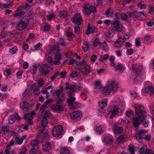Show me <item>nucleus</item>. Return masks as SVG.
<instances>
[{"label": "nucleus", "instance_id": "obj_1", "mask_svg": "<svg viewBox=\"0 0 154 154\" xmlns=\"http://www.w3.org/2000/svg\"><path fill=\"white\" fill-rule=\"evenodd\" d=\"M136 113L138 115V117L133 118L132 123L136 131L138 129V126L140 123L145 128L148 127L149 122L146 119L148 115L145 110L144 106L142 105L137 103L134 105Z\"/></svg>", "mask_w": 154, "mask_h": 154}, {"label": "nucleus", "instance_id": "obj_2", "mask_svg": "<svg viewBox=\"0 0 154 154\" xmlns=\"http://www.w3.org/2000/svg\"><path fill=\"white\" fill-rule=\"evenodd\" d=\"M113 101L115 105L110 108L109 112V115L111 119L121 115L125 108V102L119 97H114L113 99Z\"/></svg>", "mask_w": 154, "mask_h": 154}, {"label": "nucleus", "instance_id": "obj_3", "mask_svg": "<svg viewBox=\"0 0 154 154\" xmlns=\"http://www.w3.org/2000/svg\"><path fill=\"white\" fill-rule=\"evenodd\" d=\"M118 89V83L116 82L113 80L109 81L106 85L103 88L102 93L105 95H108L111 93L116 92Z\"/></svg>", "mask_w": 154, "mask_h": 154}, {"label": "nucleus", "instance_id": "obj_4", "mask_svg": "<svg viewBox=\"0 0 154 154\" xmlns=\"http://www.w3.org/2000/svg\"><path fill=\"white\" fill-rule=\"evenodd\" d=\"M75 68L84 75L89 74L91 71L90 66L86 64V61L84 60L78 63Z\"/></svg>", "mask_w": 154, "mask_h": 154}, {"label": "nucleus", "instance_id": "obj_5", "mask_svg": "<svg viewBox=\"0 0 154 154\" xmlns=\"http://www.w3.org/2000/svg\"><path fill=\"white\" fill-rule=\"evenodd\" d=\"M69 98L67 99V102L69 105L70 106V109H75L82 107L84 106V105L81 103H77L75 102V98L73 96L74 94L71 93H69L68 94Z\"/></svg>", "mask_w": 154, "mask_h": 154}, {"label": "nucleus", "instance_id": "obj_6", "mask_svg": "<svg viewBox=\"0 0 154 154\" xmlns=\"http://www.w3.org/2000/svg\"><path fill=\"white\" fill-rule=\"evenodd\" d=\"M145 88L142 90V95L148 93L150 95H152L154 93V89L152 87L151 83L149 82H146L144 83Z\"/></svg>", "mask_w": 154, "mask_h": 154}, {"label": "nucleus", "instance_id": "obj_7", "mask_svg": "<svg viewBox=\"0 0 154 154\" xmlns=\"http://www.w3.org/2000/svg\"><path fill=\"white\" fill-rule=\"evenodd\" d=\"M63 131L62 126L61 125L54 127L52 129V133L55 137H58L62 134Z\"/></svg>", "mask_w": 154, "mask_h": 154}, {"label": "nucleus", "instance_id": "obj_8", "mask_svg": "<svg viewBox=\"0 0 154 154\" xmlns=\"http://www.w3.org/2000/svg\"><path fill=\"white\" fill-rule=\"evenodd\" d=\"M84 13L87 15L90 14L91 13H95L96 11V8L95 6L93 5L90 6L85 5L83 6Z\"/></svg>", "mask_w": 154, "mask_h": 154}, {"label": "nucleus", "instance_id": "obj_9", "mask_svg": "<svg viewBox=\"0 0 154 154\" xmlns=\"http://www.w3.org/2000/svg\"><path fill=\"white\" fill-rule=\"evenodd\" d=\"M112 27L117 32H122L124 29L123 25L120 23L119 20H116L112 23Z\"/></svg>", "mask_w": 154, "mask_h": 154}, {"label": "nucleus", "instance_id": "obj_10", "mask_svg": "<svg viewBox=\"0 0 154 154\" xmlns=\"http://www.w3.org/2000/svg\"><path fill=\"white\" fill-rule=\"evenodd\" d=\"M35 114V110H33L28 113H26L23 116V118L25 119H28L29 121L28 123L29 125H32L33 123L31 121L33 118V116Z\"/></svg>", "mask_w": 154, "mask_h": 154}, {"label": "nucleus", "instance_id": "obj_11", "mask_svg": "<svg viewBox=\"0 0 154 154\" xmlns=\"http://www.w3.org/2000/svg\"><path fill=\"white\" fill-rule=\"evenodd\" d=\"M81 88L80 85H69L68 83H66V89H70L71 91L72 92H76L78 91Z\"/></svg>", "mask_w": 154, "mask_h": 154}, {"label": "nucleus", "instance_id": "obj_12", "mask_svg": "<svg viewBox=\"0 0 154 154\" xmlns=\"http://www.w3.org/2000/svg\"><path fill=\"white\" fill-rule=\"evenodd\" d=\"M28 24L26 20L25 21L22 20L16 26V28L19 30H23L27 27Z\"/></svg>", "mask_w": 154, "mask_h": 154}, {"label": "nucleus", "instance_id": "obj_13", "mask_svg": "<svg viewBox=\"0 0 154 154\" xmlns=\"http://www.w3.org/2000/svg\"><path fill=\"white\" fill-rule=\"evenodd\" d=\"M49 66L47 64H43L39 69V70L42 74H46L49 71Z\"/></svg>", "mask_w": 154, "mask_h": 154}, {"label": "nucleus", "instance_id": "obj_14", "mask_svg": "<svg viewBox=\"0 0 154 154\" xmlns=\"http://www.w3.org/2000/svg\"><path fill=\"white\" fill-rule=\"evenodd\" d=\"M146 132V131L144 130H142L135 134V137L137 140L140 142H142V139L143 138V135Z\"/></svg>", "mask_w": 154, "mask_h": 154}, {"label": "nucleus", "instance_id": "obj_15", "mask_svg": "<svg viewBox=\"0 0 154 154\" xmlns=\"http://www.w3.org/2000/svg\"><path fill=\"white\" fill-rule=\"evenodd\" d=\"M21 119V118L17 114L11 115L9 117V124L12 125L14 122L15 120H19Z\"/></svg>", "mask_w": 154, "mask_h": 154}, {"label": "nucleus", "instance_id": "obj_16", "mask_svg": "<svg viewBox=\"0 0 154 154\" xmlns=\"http://www.w3.org/2000/svg\"><path fill=\"white\" fill-rule=\"evenodd\" d=\"M106 127L104 124L101 125L94 129L95 131L97 134H101L103 133L106 130Z\"/></svg>", "mask_w": 154, "mask_h": 154}, {"label": "nucleus", "instance_id": "obj_17", "mask_svg": "<svg viewBox=\"0 0 154 154\" xmlns=\"http://www.w3.org/2000/svg\"><path fill=\"white\" fill-rule=\"evenodd\" d=\"M62 58V54L60 53H57L55 54L54 56V58L55 60L54 61V64L56 65H58L60 64V60Z\"/></svg>", "mask_w": 154, "mask_h": 154}, {"label": "nucleus", "instance_id": "obj_18", "mask_svg": "<svg viewBox=\"0 0 154 154\" xmlns=\"http://www.w3.org/2000/svg\"><path fill=\"white\" fill-rule=\"evenodd\" d=\"M71 117L72 119H75L82 116V113L81 111H75L70 114Z\"/></svg>", "mask_w": 154, "mask_h": 154}, {"label": "nucleus", "instance_id": "obj_19", "mask_svg": "<svg viewBox=\"0 0 154 154\" xmlns=\"http://www.w3.org/2000/svg\"><path fill=\"white\" fill-rule=\"evenodd\" d=\"M118 125L117 123L114 124L112 127L113 132L115 134L121 133L123 131V129L122 127H118Z\"/></svg>", "mask_w": 154, "mask_h": 154}, {"label": "nucleus", "instance_id": "obj_20", "mask_svg": "<svg viewBox=\"0 0 154 154\" xmlns=\"http://www.w3.org/2000/svg\"><path fill=\"white\" fill-rule=\"evenodd\" d=\"M33 104H29L26 101H24L20 103V106L21 109H26L27 108L31 109L33 106Z\"/></svg>", "mask_w": 154, "mask_h": 154}, {"label": "nucleus", "instance_id": "obj_21", "mask_svg": "<svg viewBox=\"0 0 154 154\" xmlns=\"http://www.w3.org/2000/svg\"><path fill=\"white\" fill-rule=\"evenodd\" d=\"M133 72H135V75H137V76H139V75L140 76L141 75H143L145 73L144 69L142 67L138 68L136 71H135L133 67Z\"/></svg>", "mask_w": 154, "mask_h": 154}, {"label": "nucleus", "instance_id": "obj_22", "mask_svg": "<svg viewBox=\"0 0 154 154\" xmlns=\"http://www.w3.org/2000/svg\"><path fill=\"white\" fill-rule=\"evenodd\" d=\"M53 146V145L49 142H47L42 145V148L43 151L48 152L50 150Z\"/></svg>", "mask_w": 154, "mask_h": 154}, {"label": "nucleus", "instance_id": "obj_23", "mask_svg": "<svg viewBox=\"0 0 154 154\" xmlns=\"http://www.w3.org/2000/svg\"><path fill=\"white\" fill-rule=\"evenodd\" d=\"M97 31V29L94 26H91L90 23L88 24V29L87 30L86 33L87 35H89L91 33L96 32Z\"/></svg>", "mask_w": 154, "mask_h": 154}, {"label": "nucleus", "instance_id": "obj_24", "mask_svg": "<svg viewBox=\"0 0 154 154\" xmlns=\"http://www.w3.org/2000/svg\"><path fill=\"white\" fill-rule=\"evenodd\" d=\"M104 141L107 146H109L112 143L113 138L110 135H106L104 139Z\"/></svg>", "mask_w": 154, "mask_h": 154}, {"label": "nucleus", "instance_id": "obj_25", "mask_svg": "<svg viewBox=\"0 0 154 154\" xmlns=\"http://www.w3.org/2000/svg\"><path fill=\"white\" fill-rule=\"evenodd\" d=\"M124 40L123 38L119 37L117 40L115 42V46L116 47L120 48L122 47L124 42Z\"/></svg>", "mask_w": 154, "mask_h": 154}, {"label": "nucleus", "instance_id": "obj_26", "mask_svg": "<svg viewBox=\"0 0 154 154\" xmlns=\"http://www.w3.org/2000/svg\"><path fill=\"white\" fill-rule=\"evenodd\" d=\"M24 8L23 6H22L17 8V13L14 14L13 16L14 17L19 16L21 15H24L25 14V12L23 11H19L20 10H22Z\"/></svg>", "mask_w": 154, "mask_h": 154}, {"label": "nucleus", "instance_id": "obj_27", "mask_svg": "<svg viewBox=\"0 0 154 154\" xmlns=\"http://www.w3.org/2000/svg\"><path fill=\"white\" fill-rule=\"evenodd\" d=\"M108 99H105L100 100L98 102V103L100 107L105 108L106 107L107 105Z\"/></svg>", "mask_w": 154, "mask_h": 154}, {"label": "nucleus", "instance_id": "obj_28", "mask_svg": "<svg viewBox=\"0 0 154 154\" xmlns=\"http://www.w3.org/2000/svg\"><path fill=\"white\" fill-rule=\"evenodd\" d=\"M14 144V143L13 140H11L10 143L8 144L6 147L5 150V152L6 154H9L10 151L11 149V146H13Z\"/></svg>", "mask_w": 154, "mask_h": 154}, {"label": "nucleus", "instance_id": "obj_29", "mask_svg": "<svg viewBox=\"0 0 154 154\" xmlns=\"http://www.w3.org/2000/svg\"><path fill=\"white\" fill-rule=\"evenodd\" d=\"M114 68L116 69L119 70L122 72H123L125 69L124 66L121 63H118L114 66Z\"/></svg>", "mask_w": 154, "mask_h": 154}, {"label": "nucleus", "instance_id": "obj_30", "mask_svg": "<svg viewBox=\"0 0 154 154\" xmlns=\"http://www.w3.org/2000/svg\"><path fill=\"white\" fill-rule=\"evenodd\" d=\"M58 103L57 101V103L56 104L52 105L51 107V109L53 110L56 111L61 110L62 109V107Z\"/></svg>", "mask_w": 154, "mask_h": 154}, {"label": "nucleus", "instance_id": "obj_31", "mask_svg": "<svg viewBox=\"0 0 154 154\" xmlns=\"http://www.w3.org/2000/svg\"><path fill=\"white\" fill-rule=\"evenodd\" d=\"M60 154H69V150L68 148L65 147H61L60 149Z\"/></svg>", "mask_w": 154, "mask_h": 154}, {"label": "nucleus", "instance_id": "obj_32", "mask_svg": "<svg viewBox=\"0 0 154 154\" xmlns=\"http://www.w3.org/2000/svg\"><path fill=\"white\" fill-rule=\"evenodd\" d=\"M26 137L25 135H23L21 137H16L15 138V141L18 144H21L23 140L26 138Z\"/></svg>", "mask_w": 154, "mask_h": 154}, {"label": "nucleus", "instance_id": "obj_33", "mask_svg": "<svg viewBox=\"0 0 154 154\" xmlns=\"http://www.w3.org/2000/svg\"><path fill=\"white\" fill-rule=\"evenodd\" d=\"M34 93L36 95H38L40 93L39 88L36 84L34 85L32 87Z\"/></svg>", "mask_w": 154, "mask_h": 154}, {"label": "nucleus", "instance_id": "obj_34", "mask_svg": "<svg viewBox=\"0 0 154 154\" xmlns=\"http://www.w3.org/2000/svg\"><path fill=\"white\" fill-rule=\"evenodd\" d=\"M115 59V57L113 56H111L109 58V60L110 62V65L112 67H114L115 66V63L114 61Z\"/></svg>", "mask_w": 154, "mask_h": 154}, {"label": "nucleus", "instance_id": "obj_35", "mask_svg": "<svg viewBox=\"0 0 154 154\" xmlns=\"http://www.w3.org/2000/svg\"><path fill=\"white\" fill-rule=\"evenodd\" d=\"M41 136H42V138L45 139H48L49 137V136L48 132L40 134L38 136V137L41 138Z\"/></svg>", "mask_w": 154, "mask_h": 154}, {"label": "nucleus", "instance_id": "obj_36", "mask_svg": "<svg viewBox=\"0 0 154 154\" xmlns=\"http://www.w3.org/2000/svg\"><path fill=\"white\" fill-rule=\"evenodd\" d=\"M63 91V87L60 86L59 87V89L56 90L55 92L53 93L54 96H57L58 97H59L61 92Z\"/></svg>", "mask_w": 154, "mask_h": 154}, {"label": "nucleus", "instance_id": "obj_37", "mask_svg": "<svg viewBox=\"0 0 154 154\" xmlns=\"http://www.w3.org/2000/svg\"><path fill=\"white\" fill-rule=\"evenodd\" d=\"M51 51L52 52H58L59 51V44H56L53 45V47L51 48Z\"/></svg>", "mask_w": 154, "mask_h": 154}, {"label": "nucleus", "instance_id": "obj_38", "mask_svg": "<svg viewBox=\"0 0 154 154\" xmlns=\"http://www.w3.org/2000/svg\"><path fill=\"white\" fill-rule=\"evenodd\" d=\"M50 114V113L49 112L46 111H42L41 112V116L44 119L49 117Z\"/></svg>", "mask_w": 154, "mask_h": 154}, {"label": "nucleus", "instance_id": "obj_39", "mask_svg": "<svg viewBox=\"0 0 154 154\" xmlns=\"http://www.w3.org/2000/svg\"><path fill=\"white\" fill-rule=\"evenodd\" d=\"M100 46L104 50L106 51L108 50V45L106 42L103 43H101Z\"/></svg>", "mask_w": 154, "mask_h": 154}, {"label": "nucleus", "instance_id": "obj_40", "mask_svg": "<svg viewBox=\"0 0 154 154\" xmlns=\"http://www.w3.org/2000/svg\"><path fill=\"white\" fill-rule=\"evenodd\" d=\"M114 31L112 29H109L106 33V35L109 38L112 37L114 35Z\"/></svg>", "mask_w": 154, "mask_h": 154}, {"label": "nucleus", "instance_id": "obj_41", "mask_svg": "<svg viewBox=\"0 0 154 154\" xmlns=\"http://www.w3.org/2000/svg\"><path fill=\"white\" fill-rule=\"evenodd\" d=\"M127 15L129 17H132L133 18H136L138 16V14L135 11L131 13H128Z\"/></svg>", "mask_w": 154, "mask_h": 154}, {"label": "nucleus", "instance_id": "obj_42", "mask_svg": "<svg viewBox=\"0 0 154 154\" xmlns=\"http://www.w3.org/2000/svg\"><path fill=\"white\" fill-rule=\"evenodd\" d=\"M67 13L66 11L64 10H62L59 13V16L61 17L62 18H64Z\"/></svg>", "mask_w": 154, "mask_h": 154}, {"label": "nucleus", "instance_id": "obj_43", "mask_svg": "<svg viewBox=\"0 0 154 154\" xmlns=\"http://www.w3.org/2000/svg\"><path fill=\"white\" fill-rule=\"evenodd\" d=\"M38 67V65L34 64L31 67V72L33 74H35L37 71V70Z\"/></svg>", "mask_w": 154, "mask_h": 154}, {"label": "nucleus", "instance_id": "obj_44", "mask_svg": "<svg viewBox=\"0 0 154 154\" xmlns=\"http://www.w3.org/2000/svg\"><path fill=\"white\" fill-rule=\"evenodd\" d=\"M113 14V11H111V8L108 9L105 12V14L108 17H112Z\"/></svg>", "mask_w": 154, "mask_h": 154}, {"label": "nucleus", "instance_id": "obj_45", "mask_svg": "<svg viewBox=\"0 0 154 154\" xmlns=\"http://www.w3.org/2000/svg\"><path fill=\"white\" fill-rule=\"evenodd\" d=\"M134 115L133 112L132 110H129L127 112L126 116L129 118H132L133 117Z\"/></svg>", "mask_w": 154, "mask_h": 154}, {"label": "nucleus", "instance_id": "obj_46", "mask_svg": "<svg viewBox=\"0 0 154 154\" xmlns=\"http://www.w3.org/2000/svg\"><path fill=\"white\" fill-rule=\"evenodd\" d=\"M82 15L79 13L75 14L73 17V19H82Z\"/></svg>", "mask_w": 154, "mask_h": 154}, {"label": "nucleus", "instance_id": "obj_47", "mask_svg": "<svg viewBox=\"0 0 154 154\" xmlns=\"http://www.w3.org/2000/svg\"><path fill=\"white\" fill-rule=\"evenodd\" d=\"M129 150L131 154H134L135 148L134 145H131L129 147Z\"/></svg>", "mask_w": 154, "mask_h": 154}, {"label": "nucleus", "instance_id": "obj_48", "mask_svg": "<svg viewBox=\"0 0 154 154\" xmlns=\"http://www.w3.org/2000/svg\"><path fill=\"white\" fill-rule=\"evenodd\" d=\"M147 148V146L144 145L140 149L139 151V153L141 154H145V152Z\"/></svg>", "mask_w": 154, "mask_h": 154}, {"label": "nucleus", "instance_id": "obj_49", "mask_svg": "<svg viewBox=\"0 0 154 154\" xmlns=\"http://www.w3.org/2000/svg\"><path fill=\"white\" fill-rule=\"evenodd\" d=\"M152 35H146L143 37V40L145 42H149L151 39Z\"/></svg>", "mask_w": 154, "mask_h": 154}, {"label": "nucleus", "instance_id": "obj_50", "mask_svg": "<svg viewBox=\"0 0 154 154\" xmlns=\"http://www.w3.org/2000/svg\"><path fill=\"white\" fill-rule=\"evenodd\" d=\"M95 88L97 89H100L102 88V85L101 82L99 81H97L95 83Z\"/></svg>", "mask_w": 154, "mask_h": 154}, {"label": "nucleus", "instance_id": "obj_51", "mask_svg": "<svg viewBox=\"0 0 154 154\" xmlns=\"http://www.w3.org/2000/svg\"><path fill=\"white\" fill-rule=\"evenodd\" d=\"M57 74L58 75H60L61 78H63L66 76L67 73L65 71L63 70L60 72H57Z\"/></svg>", "mask_w": 154, "mask_h": 154}, {"label": "nucleus", "instance_id": "obj_52", "mask_svg": "<svg viewBox=\"0 0 154 154\" xmlns=\"http://www.w3.org/2000/svg\"><path fill=\"white\" fill-rule=\"evenodd\" d=\"M17 51V47L14 46L10 49L9 52L12 54L16 53Z\"/></svg>", "mask_w": 154, "mask_h": 154}, {"label": "nucleus", "instance_id": "obj_53", "mask_svg": "<svg viewBox=\"0 0 154 154\" xmlns=\"http://www.w3.org/2000/svg\"><path fill=\"white\" fill-rule=\"evenodd\" d=\"M41 124L42 126L43 127H46L48 124V121L47 119H44L42 121Z\"/></svg>", "mask_w": 154, "mask_h": 154}, {"label": "nucleus", "instance_id": "obj_54", "mask_svg": "<svg viewBox=\"0 0 154 154\" xmlns=\"http://www.w3.org/2000/svg\"><path fill=\"white\" fill-rule=\"evenodd\" d=\"M82 48L84 51H87L88 49V45L87 42H85L82 46Z\"/></svg>", "mask_w": 154, "mask_h": 154}, {"label": "nucleus", "instance_id": "obj_55", "mask_svg": "<svg viewBox=\"0 0 154 154\" xmlns=\"http://www.w3.org/2000/svg\"><path fill=\"white\" fill-rule=\"evenodd\" d=\"M67 38L68 39H70L73 37V34L70 31H68L66 34Z\"/></svg>", "mask_w": 154, "mask_h": 154}, {"label": "nucleus", "instance_id": "obj_56", "mask_svg": "<svg viewBox=\"0 0 154 154\" xmlns=\"http://www.w3.org/2000/svg\"><path fill=\"white\" fill-rule=\"evenodd\" d=\"M56 15L53 13L48 15L47 17V19H51L56 18Z\"/></svg>", "mask_w": 154, "mask_h": 154}, {"label": "nucleus", "instance_id": "obj_57", "mask_svg": "<svg viewBox=\"0 0 154 154\" xmlns=\"http://www.w3.org/2000/svg\"><path fill=\"white\" fill-rule=\"evenodd\" d=\"M101 43L99 39L98 38H96L94 40L93 44L94 46L96 47L99 45H100Z\"/></svg>", "mask_w": 154, "mask_h": 154}, {"label": "nucleus", "instance_id": "obj_58", "mask_svg": "<svg viewBox=\"0 0 154 154\" xmlns=\"http://www.w3.org/2000/svg\"><path fill=\"white\" fill-rule=\"evenodd\" d=\"M78 74V73L77 71H74L71 73L70 76L71 77L74 78L76 77Z\"/></svg>", "mask_w": 154, "mask_h": 154}, {"label": "nucleus", "instance_id": "obj_59", "mask_svg": "<svg viewBox=\"0 0 154 154\" xmlns=\"http://www.w3.org/2000/svg\"><path fill=\"white\" fill-rule=\"evenodd\" d=\"M47 62L51 65H53L54 63V62L53 61V59L51 57H48L47 59Z\"/></svg>", "mask_w": 154, "mask_h": 154}, {"label": "nucleus", "instance_id": "obj_60", "mask_svg": "<svg viewBox=\"0 0 154 154\" xmlns=\"http://www.w3.org/2000/svg\"><path fill=\"white\" fill-rule=\"evenodd\" d=\"M42 46V45L41 43H38L35 46L34 48L36 50H38L41 49Z\"/></svg>", "mask_w": 154, "mask_h": 154}, {"label": "nucleus", "instance_id": "obj_61", "mask_svg": "<svg viewBox=\"0 0 154 154\" xmlns=\"http://www.w3.org/2000/svg\"><path fill=\"white\" fill-rule=\"evenodd\" d=\"M72 22L77 25H80L82 23V20H72Z\"/></svg>", "mask_w": 154, "mask_h": 154}, {"label": "nucleus", "instance_id": "obj_62", "mask_svg": "<svg viewBox=\"0 0 154 154\" xmlns=\"http://www.w3.org/2000/svg\"><path fill=\"white\" fill-rule=\"evenodd\" d=\"M125 137L124 136H121L117 138V140L118 142L120 143L122 141L124 140Z\"/></svg>", "mask_w": 154, "mask_h": 154}, {"label": "nucleus", "instance_id": "obj_63", "mask_svg": "<svg viewBox=\"0 0 154 154\" xmlns=\"http://www.w3.org/2000/svg\"><path fill=\"white\" fill-rule=\"evenodd\" d=\"M97 57L96 55H93L90 57V60L91 61L94 63L96 60Z\"/></svg>", "mask_w": 154, "mask_h": 154}, {"label": "nucleus", "instance_id": "obj_64", "mask_svg": "<svg viewBox=\"0 0 154 154\" xmlns=\"http://www.w3.org/2000/svg\"><path fill=\"white\" fill-rule=\"evenodd\" d=\"M38 143V141L37 140H34L31 142V145L32 146H35Z\"/></svg>", "mask_w": 154, "mask_h": 154}]
</instances>
